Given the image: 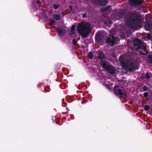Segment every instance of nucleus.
Segmentation results:
<instances>
[{"label":"nucleus","mask_w":152,"mask_h":152,"mask_svg":"<svg viewBox=\"0 0 152 152\" xmlns=\"http://www.w3.org/2000/svg\"><path fill=\"white\" fill-rule=\"evenodd\" d=\"M147 61L149 63L152 64V55H150L148 56Z\"/></svg>","instance_id":"nucleus-14"},{"label":"nucleus","mask_w":152,"mask_h":152,"mask_svg":"<svg viewBox=\"0 0 152 152\" xmlns=\"http://www.w3.org/2000/svg\"><path fill=\"white\" fill-rule=\"evenodd\" d=\"M85 103H86V102H85L84 101H83L81 103L82 104H83Z\"/></svg>","instance_id":"nucleus-35"},{"label":"nucleus","mask_w":152,"mask_h":152,"mask_svg":"<svg viewBox=\"0 0 152 152\" xmlns=\"http://www.w3.org/2000/svg\"><path fill=\"white\" fill-rule=\"evenodd\" d=\"M76 29L78 34L84 39L87 38L92 31L91 26L88 22H82L78 23Z\"/></svg>","instance_id":"nucleus-1"},{"label":"nucleus","mask_w":152,"mask_h":152,"mask_svg":"<svg viewBox=\"0 0 152 152\" xmlns=\"http://www.w3.org/2000/svg\"><path fill=\"white\" fill-rule=\"evenodd\" d=\"M126 12L124 10H121L119 11L118 13V16L119 19L125 18Z\"/></svg>","instance_id":"nucleus-9"},{"label":"nucleus","mask_w":152,"mask_h":152,"mask_svg":"<svg viewBox=\"0 0 152 152\" xmlns=\"http://www.w3.org/2000/svg\"><path fill=\"white\" fill-rule=\"evenodd\" d=\"M150 108V107L149 106L146 105L144 107V109L146 111H148L149 110Z\"/></svg>","instance_id":"nucleus-23"},{"label":"nucleus","mask_w":152,"mask_h":152,"mask_svg":"<svg viewBox=\"0 0 152 152\" xmlns=\"http://www.w3.org/2000/svg\"><path fill=\"white\" fill-rule=\"evenodd\" d=\"M143 0H128L129 4L132 7H137L140 6Z\"/></svg>","instance_id":"nucleus-7"},{"label":"nucleus","mask_w":152,"mask_h":152,"mask_svg":"<svg viewBox=\"0 0 152 152\" xmlns=\"http://www.w3.org/2000/svg\"><path fill=\"white\" fill-rule=\"evenodd\" d=\"M77 41L75 39H73L72 40V43L74 45H76L77 44Z\"/></svg>","instance_id":"nucleus-26"},{"label":"nucleus","mask_w":152,"mask_h":152,"mask_svg":"<svg viewBox=\"0 0 152 152\" xmlns=\"http://www.w3.org/2000/svg\"><path fill=\"white\" fill-rule=\"evenodd\" d=\"M145 78H146L147 79H149L151 78V76H150L149 75V74L148 73V72H147L146 73V74L145 75Z\"/></svg>","instance_id":"nucleus-22"},{"label":"nucleus","mask_w":152,"mask_h":152,"mask_svg":"<svg viewBox=\"0 0 152 152\" xmlns=\"http://www.w3.org/2000/svg\"><path fill=\"white\" fill-rule=\"evenodd\" d=\"M76 26L75 25H73L71 27V29L70 30V32L71 33H74V31L75 30Z\"/></svg>","instance_id":"nucleus-18"},{"label":"nucleus","mask_w":152,"mask_h":152,"mask_svg":"<svg viewBox=\"0 0 152 152\" xmlns=\"http://www.w3.org/2000/svg\"><path fill=\"white\" fill-rule=\"evenodd\" d=\"M69 8L71 10H72L73 8L71 6H69Z\"/></svg>","instance_id":"nucleus-33"},{"label":"nucleus","mask_w":152,"mask_h":152,"mask_svg":"<svg viewBox=\"0 0 152 152\" xmlns=\"http://www.w3.org/2000/svg\"><path fill=\"white\" fill-rule=\"evenodd\" d=\"M112 39L109 37H107L105 40L106 42L107 43H110V44Z\"/></svg>","instance_id":"nucleus-19"},{"label":"nucleus","mask_w":152,"mask_h":152,"mask_svg":"<svg viewBox=\"0 0 152 152\" xmlns=\"http://www.w3.org/2000/svg\"><path fill=\"white\" fill-rule=\"evenodd\" d=\"M53 17L54 18L57 20H60L61 18V16L59 15H57L56 14H54L53 16Z\"/></svg>","instance_id":"nucleus-16"},{"label":"nucleus","mask_w":152,"mask_h":152,"mask_svg":"<svg viewBox=\"0 0 152 152\" xmlns=\"http://www.w3.org/2000/svg\"><path fill=\"white\" fill-rule=\"evenodd\" d=\"M148 87L146 86H144L142 88V89L144 91H146L148 89Z\"/></svg>","instance_id":"nucleus-24"},{"label":"nucleus","mask_w":152,"mask_h":152,"mask_svg":"<svg viewBox=\"0 0 152 152\" xmlns=\"http://www.w3.org/2000/svg\"><path fill=\"white\" fill-rule=\"evenodd\" d=\"M144 52H145L144 53H142V54H146L147 53V52L145 50H144Z\"/></svg>","instance_id":"nucleus-32"},{"label":"nucleus","mask_w":152,"mask_h":152,"mask_svg":"<svg viewBox=\"0 0 152 152\" xmlns=\"http://www.w3.org/2000/svg\"><path fill=\"white\" fill-rule=\"evenodd\" d=\"M44 15L45 16H45H46V14H45V13H44Z\"/></svg>","instance_id":"nucleus-36"},{"label":"nucleus","mask_w":152,"mask_h":152,"mask_svg":"<svg viewBox=\"0 0 152 152\" xmlns=\"http://www.w3.org/2000/svg\"><path fill=\"white\" fill-rule=\"evenodd\" d=\"M146 37L147 39H150L151 38V34H148L146 36Z\"/></svg>","instance_id":"nucleus-25"},{"label":"nucleus","mask_w":152,"mask_h":152,"mask_svg":"<svg viewBox=\"0 0 152 152\" xmlns=\"http://www.w3.org/2000/svg\"><path fill=\"white\" fill-rule=\"evenodd\" d=\"M141 17L139 12L133 11L127 16V23L130 27H135L141 23Z\"/></svg>","instance_id":"nucleus-2"},{"label":"nucleus","mask_w":152,"mask_h":152,"mask_svg":"<svg viewBox=\"0 0 152 152\" xmlns=\"http://www.w3.org/2000/svg\"><path fill=\"white\" fill-rule=\"evenodd\" d=\"M57 31L60 36H64L66 32V30L63 28H59L57 29Z\"/></svg>","instance_id":"nucleus-10"},{"label":"nucleus","mask_w":152,"mask_h":152,"mask_svg":"<svg viewBox=\"0 0 152 152\" xmlns=\"http://www.w3.org/2000/svg\"><path fill=\"white\" fill-rule=\"evenodd\" d=\"M148 27L149 29L152 28V22L150 24H148Z\"/></svg>","instance_id":"nucleus-27"},{"label":"nucleus","mask_w":152,"mask_h":152,"mask_svg":"<svg viewBox=\"0 0 152 152\" xmlns=\"http://www.w3.org/2000/svg\"><path fill=\"white\" fill-rule=\"evenodd\" d=\"M87 56L89 59L91 60L92 59L94 58L93 54L91 52H90L88 53Z\"/></svg>","instance_id":"nucleus-15"},{"label":"nucleus","mask_w":152,"mask_h":152,"mask_svg":"<svg viewBox=\"0 0 152 152\" xmlns=\"http://www.w3.org/2000/svg\"><path fill=\"white\" fill-rule=\"evenodd\" d=\"M99 4L102 5H104L107 3V0H98Z\"/></svg>","instance_id":"nucleus-13"},{"label":"nucleus","mask_w":152,"mask_h":152,"mask_svg":"<svg viewBox=\"0 0 152 152\" xmlns=\"http://www.w3.org/2000/svg\"><path fill=\"white\" fill-rule=\"evenodd\" d=\"M61 14H62V15H63V16H64L65 15V13L64 12H61Z\"/></svg>","instance_id":"nucleus-31"},{"label":"nucleus","mask_w":152,"mask_h":152,"mask_svg":"<svg viewBox=\"0 0 152 152\" xmlns=\"http://www.w3.org/2000/svg\"><path fill=\"white\" fill-rule=\"evenodd\" d=\"M148 93L147 92H145L143 94V95L144 97H147L148 96Z\"/></svg>","instance_id":"nucleus-28"},{"label":"nucleus","mask_w":152,"mask_h":152,"mask_svg":"<svg viewBox=\"0 0 152 152\" xmlns=\"http://www.w3.org/2000/svg\"><path fill=\"white\" fill-rule=\"evenodd\" d=\"M72 12L73 14H74L75 13V9H74L72 11Z\"/></svg>","instance_id":"nucleus-34"},{"label":"nucleus","mask_w":152,"mask_h":152,"mask_svg":"<svg viewBox=\"0 0 152 152\" xmlns=\"http://www.w3.org/2000/svg\"><path fill=\"white\" fill-rule=\"evenodd\" d=\"M56 123H58V122H57V121H56Z\"/></svg>","instance_id":"nucleus-37"},{"label":"nucleus","mask_w":152,"mask_h":152,"mask_svg":"<svg viewBox=\"0 0 152 152\" xmlns=\"http://www.w3.org/2000/svg\"><path fill=\"white\" fill-rule=\"evenodd\" d=\"M120 86L116 85L114 86V92L116 95L119 96V97L125 99L127 98L126 93L125 91H123L119 88Z\"/></svg>","instance_id":"nucleus-5"},{"label":"nucleus","mask_w":152,"mask_h":152,"mask_svg":"<svg viewBox=\"0 0 152 152\" xmlns=\"http://www.w3.org/2000/svg\"><path fill=\"white\" fill-rule=\"evenodd\" d=\"M50 22L49 25L50 26H52L54 25V24L55 22V21L53 19H51L50 20Z\"/></svg>","instance_id":"nucleus-17"},{"label":"nucleus","mask_w":152,"mask_h":152,"mask_svg":"<svg viewBox=\"0 0 152 152\" xmlns=\"http://www.w3.org/2000/svg\"><path fill=\"white\" fill-rule=\"evenodd\" d=\"M118 40V39L116 37H113V39H112L111 42L110 43V45L113 46L114 45L117 44V42Z\"/></svg>","instance_id":"nucleus-12"},{"label":"nucleus","mask_w":152,"mask_h":152,"mask_svg":"<svg viewBox=\"0 0 152 152\" xmlns=\"http://www.w3.org/2000/svg\"><path fill=\"white\" fill-rule=\"evenodd\" d=\"M142 43L140 39L136 38L133 41V47H132L131 49L134 50H140L142 48Z\"/></svg>","instance_id":"nucleus-6"},{"label":"nucleus","mask_w":152,"mask_h":152,"mask_svg":"<svg viewBox=\"0 0 152 152\" xmlns=\"http://www.w3.org/2000/svg\"><path fill=\"white\" fill-rule=\"evenodd\" d=\"M82 15V18H86L87 17V16L86 15V13H85L84 14H83Z\"/></svg>","instance_id":"nucleus-29"},{"label":"nucleus","mask_w":152,"mask_h":152,"mask_svg":"<svg viewBox=\"0 0 152 152\" xmlns=\"http://www.w3.org/2000/svg\"><path fill=\"white\" fill-rule=\"evenodd\" d=\"M98 58L100 59V61L106 59L104 54L102 51H99L98 53Z\"/></svg>","instance_id":"nucleus-11"},{"label":"nucleus","mask_w":152,"mask_h":152,"mask_svg":"<svg viewBox=\"0 0 152 152\" xmlns=\"http://www.w3.org/2000/svg\"><path fill=\"white\" fill-rule=\"evenodd\" d=\"M100 64L102 67L109 73L111 75H113L115 73V69L113 66L109 65L108 62L106 61L101 60Z\"/></svg>","instance_id":"nucleus-4"},{"label":"nucleus","mask_w":152,"mask_h":152,"mask_svg":"<svg viewBox=\"0 0 152 152\" xmlns=\"http://www.w3.org/2000/svg\"><path fill=\"white\" fill-rule=\"evenodd\" d=\"M108 88H109V87H108Z\"/></svg>","instance_id":"nucleus-38"},{"label":"nucleus","mask_w":152,"mask_h":152,"mask_svg":"<svg viewBox=\"0 0 152 152\" xmlns=\"http://www.w3.org/2000/svg\"><path fill=\"white\" fill-rule=\"evenodd\" d=\"M53 6L54 9L56 10L59 7V5L58 4H53Z\"/></svg>","instance_id":"nucleus-20"},{"label":"nucleus","mask_w":152,"mask_h":152,"mask_svg":"<svg viewBox=\"0 0 152 152\" xmlns=\"http://www.w3.org/2000/svg\"><path fill=\"white\" fill-rule=\"evenodd\" d=\"M104 38V35L101 33L97 34L95 36V41L98 43L102 42Z\"/></svg>","instance_id":"nucleus-8"},{"label":"nucleus","mask_w":152,"mask_h":152,"mask_svg":"<svg viewBox=\"0 0 152 152\" xmlns=\"http://www.w3.org/2000/svg\"><path fill=\"white\" fill-rule=\"evenodd\" d=\"M36 2L38 5H40L41 4V2L39 1H37Z\"/></svg>","instance_id":"nucleus-30"},{"label":"nucleus","mask_w":152,"mask_h":152,"mask_svg":"<svg viewBox=\"0 0 152 152\" xmlns=\"http://www.w3.org/2000/svg\"><path fill=\"white\" fill-rule=\"evenodd\" d=\"M109 7L108 6H107L103 8L102 10V12H105L109 10Z\"/></svg>","instance_id":"nucleus-21"},{"label":"nucleus","mask_w":152,"mask_h":152,"mask_svg":"<svg viewBox=\"0 0 152 152\" xmlns=\"http://www.w3.org/2000/svg\"><path fill=\"white\" fill-rule=\"evenodd\" d=\"M119 61L122 67L125 70H128L130 72H133L138 69L135 63H131L128 64V61L124 57H120Z\"/></svg>","instance_id":"nucleus-3"}]
</instances>
